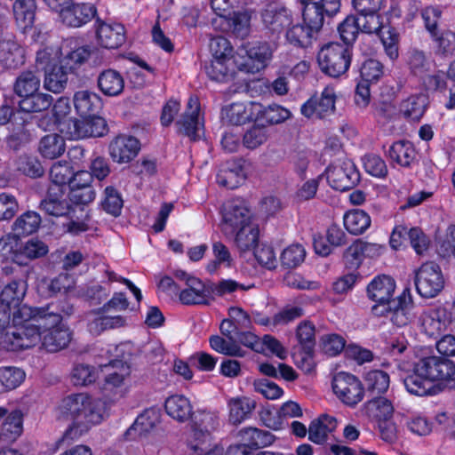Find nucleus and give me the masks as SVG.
<instances>
[{
  "instance_id": "f257e3e1",
  "label": "nucleus",
  "mask_w": 455,
  "mask_h": 455,
  "mask_svg": "<svg viewBox=\"0 0 455 455\" xmlns=\"http://www.w3.org/2000/svg\"><path fill=\"white\" fill-rule=\"evenodd\" d=\"M54 305L23 307L16 311L9 332H0V348L27 349L41 343L51 353L65 348L71 340L69 328Z\"/></svg>"
},
{
  "instance_id": "f03ea898",
  "label": "nucleus",
  "mask_w": 455,
  "mask_h": 455,
  "mask_svg": "<svg viewBox=\"0 0 455 455\" xmlns=\"http://www.w3.org/2000/svg\"><path fill=\"white\" fill-rule=\"evenodd\" d=\"M105 414V403L85 393L67 395L55 408L57 419L71 422L63 435L64 440L78 438L92 426L100 424Z\"/></svg>"
},
{
  "instance_id": "7ed1b4c3",
  "label": "nucleus",
  "mask_w": 455,
  "mask_h": 455,
  "mask_svg": "<svg viewBox=\"0 0 455 455\" xmlns=\"http://www.w3.org/2000/svg\"><path fill=\"white\" fill-rule=\"evenodd\" d=\"M106 353L116 357H121L120 360H110L109 366L111 370L105 376L102 391L104 393H114L116 398H121L128 391V384L131 379V367L127 363L132 350V345L130 342L121 343L117 346L108 345Z\"/></svg>"
},
{
  "instance_id": "20e7f679",
  "label": "nucleus",
  "mask_w": 455,
  "mask_h": 455,
  "mask_svg": "<svg viewBox=\"0 0 455 455\" xmlns=\"http://www.w3.org/2000/svg\"><path fill=\"white\" fill-rule=\"evenodd\" d=\"M26 292L27 283L23 281L13 280L3 288L0 293V332H9L16 311L29 307L21 305Z\"/></svg>"
},
{
  "instance_id": "39448f33",
  "label": "nucleus",
  "mask_w": 455,
  "mask_h": 455,
  "mask_svg": "<svg viewBox=\"0 0 455 455\" xmlns=\"http://www.w3.org/2000/svg\"><path fill=\"white\" fill-rule=\"evenodd\" d=\"M317 60L323 73L331 77H339L347 71L351 57L347 46L331 43L319 51Z\"/></svg>"
},
{
  "instance_id": "423d86ee",
  "label": "nucleus",
  "mask_w": 455,
  "mask_h": 455,
  "mask_svg": "<svg viewBox=\"0 0 455 455\" xmlns=\"http://www.w3.org/2000/svg\"><path fill=\"white\" fill-rule=\"evenodd\" d=\"M414 282L418 293L427 299L437 296L445 283L441 267L433 261L426 262L415 270Z\"/></svg>"
},
{
  "instance_id": "0eeeda50",
  "label": "nucleus",
  "mask_w": 455,
  "mask_h": 455,
  "mask_svg": "<svg viewBox=\"0 0 455 455\" xmlns=\"http://www.w3.org/2000/svg\"><path fill=\"white\" fill-rule=\"evenodd\" d=\"M332 390L337 398L348 407L357 405L364 396V387L355 375L339 371L333 376Z\"/></svg>"
},
{
  "instance_id": "6e6552de",
  "label": "nucleus",
  "mask_w": 455,
  "mask_h": 455,
  "mask_svg": "<svg viewBox=\"0 0 455 455\" xmlns=\"http://www.w3.org/2000/svg\"><path fill=\"white\" fill-rule=\"evenodd\" d=\"M272 58V49L267 44H259L239 48L235 53V66L240 71L257 73L263 69Z\"/></svg>"
},
{
  "instance_id": "1a4fd4ad",
  "label": "nucleus",
  "mask_w": 455,
  "mask_h": 455,
  "mask_svg": "<svg viewBox=\"0 0 455 455\" xmlns=\"http://www.w3.org/2000/svg\"><path fill=\"white\" fill-rule=\"evenodd\" d=\"M414 366L418 372L435 382H444L455 375V363L445 357L438 355L425 356L418 360Z\"/></svg>"
},
{
  "instance_id": "9d476101",
  "label": "nucleus",
  "mask_w": 455,
  "mask_h": 455,
  "mask_svg": "<svg viewBox=\"0 0 455 455\" xmlns=\"http://www.w3.org/2000/svg\"><path fill=\"white\" fill-rule=\"evenodd\" d=\"M251 212L243 202H228L223 206L221 230L227 237H233L237 230L251 224Z\"/></svg>"
},
{
  "instance_id": "9b49d317",
  "label": "nucleus",
  "mask_w": 455,
  "mask_h": 455,
  "mask_svg": "<svg viewBox=\"0 0 455 455\" xmlns=\"http://www.w3.org/2000/svg\"><path fill=\"white\" fill-rule=\"evenodd\" d=\"M327 180L329 184L336 190L345 191L355 186L360 174L353 161L344 159L330 166L327 169Z\"/></svg>"
},
{
  "instance_id": "f8f14e48",
  "label": "nucleus",
  "mask_w": 455,
  "mask_h": 455,
  "mask_svg": "<svg viewBox=\"0 0 455 455\" xmlns=\"http://www.w3.org/2000/svg\"><path fill=\"white\" fill-rule=\"evenodd\" d=\"M336 93L332 87H325L320 97H312L300 108L301 114L309 119H321L335 110Z\"/></svg>"
},
{
  "instance_id": "ddd939ff",
  "label": "nucleus",
  "mask_w": 455,
  "mask_h": 455,
  "mask_svg": "<svg viewBox=\"0 0 455 455\" xmlns=\"http://www.w3.org/2000/svg\"><path fill=\"white\" fill-rule=\"evenodd\" d=\"M97 10L94 4L90 3H73L61 7L57 13L61 22L68 27L79 28L90 22L96 15Z\"/></svg>"
},
{
  "instance_id": "4468645a",
  "label": "nucleus",
  "mask_w": 455,
  "mask_h": 455,
  "mask_svg": "<svg viewBox=\"0 0 455 455\" xmlns=\"http://www.w3.org/2000/svg\"><path fill=\"white\" fill-rule=\"evenodd\" d=\"M418 323L422 332L431 338H438L445 332L449 325L446 318V305H441L424 310Z\"/></svg>"
},
{
  "instance_id": "2eb2a0df",
  "label": "nucleus",
  "mask_w": 455,
  "mask_h": 455,
  "mask_svg": "<svg viewBox=\"0 0 455 455\" xmlns=\"http://www.w3.org/2000/svg\"><path fill=\"white\" fill-rule=\"evenodd\" d=\"M179 132L188 136L192 140L200 137L204 128V119L200 113V103L197 97L191 96L187 103L184 114L177 121Z\"/></svg>"
},
{
  "instance_id": "dca6fc26",
  "label": "nucleus",
  "mask_w": 455,
  "mask_h": 455,
  "mask_svg": "<svg viewBox=\"0 0 455 455\" xmlns=\"http://www.w3.org/2000/svg\"><path fill=\"white\" fill-rule=\"evenodd\" d=\"M260 103L234 102L222 108V120L232 125H243L250 121H256V116L259 115Z\"/></svg>"
},
{
  "instance_id": "f3484780",
  "label": "nucleus",
  "mask_w": 455,
  "mask_h": 455,
  "mask_svg": "<svg viewBox=\"0 0 455 455\" xmlns=\"http://www.w3.org/2000/svg\"><path fill=\"white\" fill-rule=\"evenodd\" d=\"M295 336L298 344L306 354V357L302 359L301 364L298 363V366L309 372L313 369L311 355L315 346V324L308 320L300 322L296 327Z\"/></svg>"
},
{
  "instance_id": "a211bd4d",
  "label": "nucleus",
  "mask_w": 455,
  "mask_h": 455,
  "mask_svg": "<svg viewBox=\"0 0 455 455\" xmlns=\"http://www.w3.org/2000/svg\"><path fill=\"white\" fill-rule=\"evenodd\" d=\"M87 327L90 333L98 336L103 331L112 329H117L126 324V319L120 315H112L108 311H103V307L91 311L87 314Z\"/></svg>"
},
{
  "instance_id": "6ab92c4d",
  "label": "nucleus",
  "mask_w": 455,
  "mask_h": 455,
  "mask_svg": "<svg viewBox=\"0 0 455 455\" xmlns=\"http://www.w3.org/2000/svg\"><path fill=\"white\" fill-rule=\"evenodd\" d=\"M339 7V0H322L317 4L302 7L303 22L318 33L323 24V13L333 14Z\"/></svg>"
},
{
  "instance_id": "aec40b11",
  "label": "nucleus",
  "mask_w": 455,
  "mask_h": 455,
  "mask_svg": "<svg viewBox=\"0 0 455 455\" xmlns=\"http://www.w3.org/2000/svg\"><path fill=\"white\" fill-rule=\"evenodd\" d=\"M261 20L271 33H280L292 21L291 11L281 4H269L261 12Z\"/></svg>"
},
{
  "instance_id": "412c9836",
  "label": "nucleus",
  "mask_w": 455,
  "mask_h": 455,
  "mask_svg": "<svg viewBox=\"0 0 455 455\" xmlns=\"http://www.w3.org/2000/svg\"><path fill=\"white\" fill-rule=\"evenodd\" d=\"M179 299L183 305H209L211 303L210 282L204 283L195 277L188 280L186 288L179 294Z\"/></svg>"
},
{
  "instance_id": "4be33fe9",
  "label": "nucleus",
  "mask_w": 455,
  "mask_h": 455,
  "mask_svg": "<svg viewBox=\"0 0 455 455\" xmlns=\"http://www.w3.org/2000/svg\"><path fill=\"white\" fill-rule=\"evenodd\" d=\"M140 149V141L129 135H119L109 144L110 156L118 164L129 163L138 155Z\"/></svg>"
},
{
  "instance_id": "5701e85b",
  "label": "nucleus",
  "mask_w": 455,
  "mask_h": 455,
  "mask_svg": "<svg viewBox=\"0 0 455 455\" xmlns=\"http://www.w3.org/2000/svg\"><path fill=\"white\" fill-rule=\"evenodd\" d=\"M96 35L100 44L108 49L121 46L124 40V28L120 23H107L100 19L95 22Z\"/></svg>"
},
{
  "instance_id": "b1692460",
  "label": "nucleus",
  "mask_w": 455,
  "mask_h": 455,
  "mask_svg": "<svg viewBox=\"0 0 455 455\" xmlns=\"http://www.w3.org/2000/svg\"><path fill=\"white\" fill-rule=\"evenodd\" d=\"M26 60L25 49L14 38L6 35L0 44V62L6 68H17Z\"/></svg>"
},
{
  "instance_id": "393cba45",
  "label": "nucleus",
  "mask_w": 455,
  "mask_h": 455,
  "mask_svg": "<svg viewBox=\"0 0 455 455\" xmlns=\"http://www.w3.org/2000/svg\"><path fill=\"white\" fill-rule=\"evenodd\" d=\"M395 289V280L387 275L375 276L367 286V295L370 299L385 306L393 297Z\"/></svg>"
},
{
  "instance_id": "a878e982",
  "label": "nucleus",
  "mask_w": 455,
  "mask_h": 455,
  "mask_svg": "<svg viewBox=\"0 0 455 455\" xmlns=\"http://www.w3.org/2000/svg\"><path fill=\"white\" fill-rule=\"evenodd\" d=\"M159 422V410L156 408L147 409L137 417L134 423L127 429L125 435L128 439L145 437L153 431Z\"/></svg>"
},
{
  "instance_id": "bb28decb",
  "label": "nucleus",
  "mask_w": 455,
  "mask_h": 455,
  "mask_svg": "<svg viewBox=\"0 0 455 455\" xmlns=\"http://www.w3.org/2000/svg\"><path fill=\"white\" fill-rule=\"evenodd\" d=\"M245 171L239 161H228L219 170L216 177L217 183L224 188L234 189L245 180Z\"/></svg>"
},
{
  "instance_id": "cd10ccee",
  "label": "nucleus",
  "mask_w": 455,
  "mask_h": 455,
  "mask_svg": "<svg viewBox=\"0 0 455 455\" xmlns=\"http://www.w3.org/2000/svg\"><path fill=\"white\" fill-rule=\"evenodd\" d=\"M338 423V419L331 415H320L309 425V440L316 444L324 443L328 438L329 434L332 433L337 428Z\"/></svg>"
},
{
  "instance_id": "c85d7f7f",
  "label": "nucleus",
  "mask_w": 455,
  "mask_h": 455,
  "mask_svg": "<svg viewBox=\"0 0 455 455\" xmlns=\"http://www.w3.org/2000/svg\"><path fill=\"white\" fill-rule=\"evenodd\" d=\"M251 14L248 12H234L227 16L226 20L218 24V28L221 31H231L238 37H245L250 33L251 28Z\"/></svg>"
},
{
  "instance_id": "c756f323",
  "label": "nucleus",
  "mask_w": 455,
  "mask_h": 455,
  "mask_svg": "<svg viewBox=\"0 0 455 455\" xmlns=\"http://www.w3.org/2000/svg\"><path fill=\"white\" fill-rule=\"evenodd\" d=\"M36 0H15L12 12L17 26L26 30L34 25L36 13Z\"/></svg>"
},
{
  "instance_id": "7c9ffc66",
  "label": "nucleus",
  "mask_w": 455,
  "mask_h": 455,
  "mask_svg": "<svg viewBox=\"0 0 455 455\" xmlns=\"http://www.w3.org/2000/svg\"><path fill=\"white\" fill-rule=\"evenodd\" d=\"M48 246L38 239L32 238L13 251L12 260L18 265H26L27 260L44 256Z\"/></svg>"
},
{
  "instance_id": "2f4dec72",
  "label": "nucleus",
  "mask_w": 455,
  "mask_h": 455,
  "mask_svg": "<svg viewBox=\"0 0 455 455\" xmlns=\"http://www.w3.org/2000/svg\"><path fill=\"white\" fill-rule=\"evenodd\" d=\"M41 84L40 76L33 70L28 69L20 72L13 83L14 93L24 99L37 92Z\"/></svg>"
},
{
  "instance_id": "473e14b6",
  "label": "nucleus",
  "mask_w": 455,
  "mask_h": 455,
  "mask_svg": "<svg viewBox=\"0 0 455 455\" xmlns=\"http://www.w3.org/2000/svg\"><path fill=\"white\" fill-rule=\"evenodd\" d=\"M98 86L107 96H117L124 88L123 76L115 69H106L98 76Z\"/></svg>"
},
{
  "instance_id": "72a5a7b5",
  "label": "nucleus",
  "mask_w": 455,
  "mask_h": 455,
  "mask_svg": "<svg viewBox=\"0 0 455 455\" xmlns=\"http://www.w3.org/2000/svg\"><path fill=\"white\" fill-rule=\"evenodd\" d=\"M255 406V401L249 397L242 396L229 399L228 402L229 421L234 425L242 423L249 418Z\"/></svg>"
},
{
  "instance_id": "f704fd0d",
  "label": "nucleus",
  "mask_w": 455,
  "mask_h": 455,
  "mask_svg": "<svg viewBox=\"0 0 455 455\" xmlns=\"http://www.w3.org/2000/svg\"><path fill=\"white\" fill-rule=\"evenodd\" d=\"M74 106L80 116H92L100 108L101 100L95 92L79 91L74 95Z\"/></svg>"
},
{
  "instance_id": "c9c22d12",
  "label": "nucleus",
  "mask_w": 455,
  "mask_h": 455,
  "mask_svg": "<svg viewBox=\"0 0 455 455\" xmlns=\"http://www.w3.org/2000/svg\"><path fill=\"white\" fill-rule=\"evenodd\" d=\"M235 55L234 59L212 58L205 67L207 76L214 81L224 82L235 74Z\"/></svg>"
},
{
  "instance_id": "e433bc0d",
  "label": "nucleus",
  "mask_w": 455,
  "mask_h": 455,
  "mask_svg": "<svg viewBox=\"0 0 455 455\" xmlns=\"http://www.w3.org/2000/svg\"><path fill=\"white\" fill-rule=\"evenodd\" d=\"M4 421L0 430V441L3 443H12L18 439L23 430L22 413L20 411H13L4 416Z\"/></svg>"
},
{
  "instance_id": "4c0bfd02",
  "label": "nucleus",
  "mask_w": 455,
  "mask_h": 455,
  "mask_svg": "<svg viewBox=\"0 0 455 455\" xmlns=\"http://www.w3.org/2000/svg\"><path fill=\"white\" fill-rule=\"evenodd\" d=\"M165 411L172 419L183 422L192 416V405L184 395H175L165 401Z\"/></svg>"
},
{
  "instance_id": "58836bf2",
  "label": "nucleus",
  "mask_w": 455,
  "mask_h": 455,
  "mask_svg": "<svg viewBox=\"0 0 455 455\" xmlns=\"http://www.w3.org/2000/svg\"><path fill=\"white\" fill-rule=\"evenodd\" d=\"M241 441L250 448H262L271 445L275 437L269 431L257 427H244L239 431Z\"/></svg>"
},
{
  "instance_id": "ea45409f",
  "label": "nucleus",
  "mask_w": 455,
  "mask_h": 455,
  "mask_svg": "<svg viewBox=\"0 0 455 455\" xmlns=\"http://www.w3.org/2000/svg\"><path fill=\"white\" fill-rule=\"evenodd\" d=\"M188 446L194 455H221L222 451L212 442L211 433L192 431Z\"/></svg>"
},
{
  "instance_id": "a19ab883",
  "label": "nucleus",
  "mask_w": 455,
  "mask_h": 455,
  "mask_svg": "<svg viewBox=\"0 0 455 455\" xmlns=\"http://www.w3.org/2000/svg\"><path fill=\"white\" fill-rule=\"evenodd\" d=\"M391 161L402 167H411L416 159V150L410 141H396L388 150Z\"/></svg>"
},
{
  "instance_id": "79ce46f5",
  "label": "nucleus",
  "mask_w": 455,
  "mask_h": 455,
  "mask_svg": "<svg viewBox=\"0 0 455 455\" xmlns=\"http://www.w3.org/2000/svg\"><path fill=\"white\" fill-rule=\"evenodd\" d=\"M363 408L365 414L376 422L392 419L394 413L392 403L382 396L369 400L364 403Z\"/></svg>"
},
{
  "instance_id": "37998d69",
  "label": "nucleus",
  "mask_w": 455,
  "mask_h": 455,
  "mask_svg": "<svg viewBox=\"0 0 455 455\" xmlns=\"http://www.w3.org/2000/svg\"><path fill=\"white\" fill-rule=\"evenodd\" d=\"M291 117V111L278 104L263 106L260 104L259 115L256 116V122L274 125L279 124Z\"/></svg>"
},
{
  "instance_id": "c03bdc74",
  "label": "nucleus",
  "mask_w": 455,
  "mask_h": 455,
  "mask_svg": "<svg viewBox=\"0 0 455 455\" xmlns=\"http://www.w3.org/2000/svg\"><path fill=\"white\" fill-rule=\"evenodd\" d=\"M41 222V216L36 212L27 211L15 220L12 231L18 236L28 235L37 231Z\"/></svg>"
},
{
  "instance_id": "a18cd8bd",
  "label": "nucleus",
  "mask_w": 455,
  "mask_h": 455,
  "mask_svg": "<svg viewBox=\"0 0 455 455\" xmlns=\"http://www.w3.org/2000/svg\"><path fill=\"white\" fill-rule=\"evenodd\" d=\"M427 104L426 95H411L401 103L400 110L406 118L419 121L423 116Z\"/></svg>"
},
{
  "instance_id": "49530a36",
  "label": "nucleus",
  "mask_w": 455,
  "mask_h": 455,
  "mask_svg": "<svg viewBox=\"0 0 455 455\" xmlns=\"http://www.w3.org/2000/svg\"><path fill=\"white\" fill-rule=\"evenodd\" d=\"M212 256L205 268L208 273L215 274L220 267H231L233 265V257L229 249L221 242L216 241L212 243Z\"/></svg>"
},
{
  "instance_id": "de8ad7c7",
  "label": "nucleus",
  "mask_w": 455,
  "mask_h": 455,
  "mask_svg": "<svg viewBox=\"0 0 455 455\" xmlns=\"http://www.w3.org/2000/svg\"><path fill=\"white\" fill-rule=\"evenodd\" d=\"M315 34L317 33L305 23L296 24L291 27L289 26L285 37L289 44L296 47L305 48L311 44Z\"/></svg>"
},
{
  "instance_id": "09e8293b",
  "label": "nucleus",
  "mask_w": 455,
  "mask_h": 455,
  "mask_svg": "<svg viewBox=\"0 0 455 455\" xmlns=\"http://www.w3.org/2000/svg\"><path fill=\"white\" fill-rule=\"evenodd\" d=\"M403 384L409 393L419 396L431 395L434 391V384L421 376L415 366L412 373L404 379Z\"/></svg>"
},
{
  "instance_id": "8fccbe9b",
  "label": "nucleus",
  "mask_w": 455,
  "mask_h": 455,
  "mask_svg": "<svg viewBox=\"0 0 455 455\" xmlns=\"http://www.w3.org/2000/svg\"><path fill=\"white\" fill-rule=\"evenodd\" d=\"M371 217L363 210H353L344 216V226L353 235H361L371 226Z\"/></svg>"
},
{
  "instance_id": "3c124183",
  "label": "nucleus",
  "mask_w": 455,
  "mask_h": 455,
  "mask_svg": "<svg viewBox=\"0 0 455 455\" xmlns=\"http://www.w3.org/2000/svg\"><path fill=\"white\" fill-rule=\"evenodd\" d=\"M25 372L17 367H0V393L12 391L25 380Z\"/></svg>"
},
{
  "instance_id": "603ef678",
  "label": "nucleus",
  "mask_w": 455,
  "mask_h": 455,
  "mask_svg": "<svg viewBox=\"0 0 455 455\" xmlns=\"http://www.w3.org/2000/svg\"><path fill=\"white\" fill-rule=\"evenodd\" d=\"M39 150L44 157L49 159L60 156L65 151L63 137L57 133L45 135L41 139Z\"/></svg>"
},
{
  "instance_id": "864d4df0",
  "label": "nucleus",
  "mask_w": 455,
  "mask_h": 455,
  "mask_svg": "<svg viewBox=\"0 0 455 455\" xmlns=\"http://www.w3.org/2000/svg\"><path fill=\"white\" fill-rule=\"evenodd\" d=\"M235 243L240 251L254 250L259 240V229L252 223L235 233Z\"/></svg>"
},
{
  "instance_id": "5fc2aeb1",
  "label": "nucleus",
  "mask_w": 455,
  "mask_h": 455,
  "mask_svg": "<svg viewBox=\"0 0 455 455\" xmlns=\"http://www.w3.org/2000/svg\"><path fill=\"white\" fill-rule=\"evenodd\" d=\"M367 390L372 395H379L387 391L390 385L389 375L380 370H372L365 374Z\"/></svg>"
},
{
  "instance_id": "6e6d98bb",
  "label": "nucleus",
  "mask_w": 455,
  "mask_h": 455,
  "mask_svg": "<svg viewBox=\"0 0 455 455\" xmlns=\"http://www.w3.org/2000/svg\"><path fill=\"white\" fill-rule=\"evenodd\" d=\"M63 55L58 47L47 46L36 52V67L44 72L58 68L60 65V56Z\"/></svg>"
},
{
  "instance_id": "4d7b16f0",
  "label": "nucleus",
  "mask_w": 455,
  "mask_h": 455,
  "mask_svg": "<svg viewBox=\"0 0 455 455\" xmlns=\"http://www.w3.org/2000/svg\"><path fill=\"white\" fill-rule=\"evenodd\" d=\"M52 97L47 93L34 92L31 96L25 97L20 101V108L27 113L41 112L50 108Z\"/></svg>"
},
{
  "instance_id": "13d9d810",
  "label": "nucleus",
  "mask_w": 455,
  "mask_h": 455,
  "mask_svg": "<svg viewBox=\"0 0 455 455\" xmlns=\"http://www.w3.org/2000/svg\"><path fill=\"white\" fill-rule=\"evenodd\" d=\"M68 73L61 66L45 71L44 87L53 93L61 92L68 82Z\"/></svg>"
},
{
  "instance_id": "bf43d9fd",
  "label": "nucleus",
  "mask_w": 455,
  "mask_h": 455,
  "mask_svg": "<svg viewBox=\"0 0 455 455\" xmlns=\"http://www.w3.org/2000/svg\"><path fill=\"white\" fill-rule=\"evenodd\" d=\"M209 342L211 347L220 354L238 357L244 355L243 349L233 339H226L220 336L215 335L210 338Z\"/></svg>"
},
{
  "instance_id": "052dcab7",
  "label": "nucleus",
  "mask_w": 455,
  "mask_h": 455,
  "mask_svg": "<svg viewBox=\"0 0 455 455\" xmlns=\"http://www.w3.org/2000/svg\"><path fill=\"white\" fill-rule=\"evenodd\" d=\"M306 258V250L299 243H293L287 246L281 253V263L288 268H294L299 266Z\"/></svg>"
},
{
  "instance_id": "680f3d73",
  "label": "nucleus",
  "mask_w": 455,
  "mask_h": 455,
  "mask_svg": "<svg viewBox=\"0 0 455 455\" xmlns=\"http://www.w3.org/2000/svg\"><path fill=\"white\" fill-rule=\"evenodd\" d=\"M90 56V52L85 47H78L68 52L60 59V66L68 72H73L84 63Z\"/></svg>"
},
{
  "instance_id": "e2e57ef3",
  "label": "nucleus",
  "mask_w": 455,
  "mask_h": 455,
  "mask_svg": "<svg viewBox=\"0 0 455 455\" xmlns=\"http://www.w3.org/2000/svg\"><path fill=\"white\" fill-rule=\"evenodd\" d=\"M407 63L411 71L418 76H423L431 68V62L425 52L418 49L409 51Z\"/></svg>"
},
{
  "instance_id": "0e129e2a",
  "label": "nucleus",
  "mask_w": 455,
  "mask_h": 455,
  "mask_svg": "<svg viewBox=\"0 0 455 455\" xmlns=\"http://www.w3.org/2000/svg\"><path fill=\"white\" fill-rule=\"evenodd\" d=\"M99 378L98 371L87 364L76 365L71 373V381L75 386H88Z\"/></svg>"
},
{
  "instance_id": "69168bd1",
  "label": "nucleus",
  "mask_w": 455,
  "mask_h": 455,
  "mask_svg": "<svg viewBox=\"0 0 455 455\" xmlns=\"http://www.w3.org/2000/svg\"><path fill=\"white\" fill-rule=\"evenodd\" d=\"M379 36L387 57L391 60H395L399 56V34L394 28L387 27Z\"/></svg>"
},
{
  "instance_id": "338daca9",
  "label": "nucleus",
  "mask_w": 455,
  "mask_h": 455,
  "mask_svg": "<svg viewBox=\"0 0 455 455\" xmlns=\"http://www.w3.org/2000/svg\"><path fill=\"white\" fill-rule=\"evenodd\" d=\"M17 169L31 178H38L44 174V168L35 156H20L17 160Z\"/></svg>"
},
{
  "instance_id": "774afa93",
  "label": "nucleus",
  "mask_w": 455,
  "mask_h": 455,
  "mask_svg": "<svg viewBox=\"0 0 455 455\" xmlns=\"http://www.w3.org/2000/svg\"><path fill=\"white\" fill-rule=\"evenodd\" d=\"M104 211L116 217L120 215L123 208V199L118 191L113 187H107L101 202Z\"/></svg>"
}]
</instances>
